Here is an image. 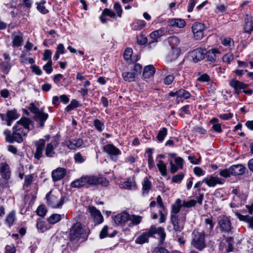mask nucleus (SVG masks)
Returning a JSON list of instances; mask_svg holds the SVG:
<instances>
[{
  "label": "nucleus",
  "instance_id": "obj_1",
  "mask_svg": "<svg viewBox=\"0 0 253 253\" xmlns=\"http://www.w3.org/2000/svg\"><path fill=\"white\" fill-rule=\"evenodd\" d=\"M33 128V123L30 119L22 117L13 126L12 133L9 130H5L4 131L5 139L9 143L15 141L19 143H21L23 141V137Z\"/></svg>",
  "mask_w": 253,
  "mask_h": 253
},
{
  "label": "nucleus",
  "instance_id": "obj_2",
  "mask_svg": "<svg viewBox=\"0 0 253 253\" xmlns=\"http://www.w3.org/2000/svg\"><path fill=\"white\" fill-rule=\"evenodd\" d=\"M181 206V200L180 199H177L175 203L171 206L170 220L173 229L176 232H180L183 229L186 221V212H180L178 214Z\"/></svg>",
  "mask_w": 253,
  "mask_h": 253
},
{
  "label": "nucleus",
  "instance_id": "obj_3",
  "mask_svg": "<svg viewBox=\"0 0 253 253\" xmlns=\"http://www.w3.org/2000/svg\"><path fill=\"white\" fill-rule=\"evenodd\" d=\"M88 235V229L83 228L80 223L77 222L71 228L69 237L72 242L77 243L85 240Z\"/></svg>",
  "mask_w": 253,
  "mask_h": 253
},
{
  "label": "nucleus",
  "instance_id": "obj_4",
  "mask_svg": "<svg viewBox=\"0 0 253 253\" xmlns=\"http://www.w3.org/2000/svg\"><path fill=\"white\" fill-rule=\"evenodd\" d=\"M0 186L2 188H8L10 184L11 170L9 165L6 162L0 163Z\"/></svg>",
  "mask_w": 253,
  "mask_h": 253
},
{
  "label": "nucleus",
  "instance_id": "obj_5",
  "mask_svg": "<svg viewBox=\"0 0 253 253\" xmlns=\"http://www.w3.org/2000/svg\"><path fill=\"white\" fill-rule=\"evenodd\" d=\"M192 236V245L199 250H203L206 247L205 231L199 232L197 229H194Z\"/></svg>",
  "mask_w": 253,
  "mask_h": 253
},
{
  "label": "nucleus",
  "instance_id": "obj_6",
  "mask_svg": "<svg viewBox=\"0 0 253 253\" xmlns=\"http://www.w3.org/2000/svg\"><path fill=\"white\" fill-rule=\"evenodd\" d=\"M28 109L35 115L34 119L36 121L39 123L40 127H42L44 126L45 121L48 117V114L44 113L42 109L40 110L33 103L30 104Z\"/></svg>",
  "mask_w": 253,
  "mask_h": 253
},
{
  "label": "nucleus",
  "instance_id": "obj_7",
  "mask_svg": "<svg viewBox=\"0 0 253 253\" xmlns=\"http://www.w3.org/2000/svg\"><path fill=\"white\" fill-rule=\"evenodd\" d=\"M47 205L54 209L61 208L64 202V198L51 194V192L46 196Z\"/></svg>",
  "mask_w": 253,
  "mask_h": 253
},
{
  "label": "nucleus",
  "instance_id": "obj_8",
  "mask_svg": "<svg viewBox=\"0 0 253 253\" xmlns=\"http://www.w3.org/2000/svg\"><path fill=\"white\" fill-rule=\"evenodd\" d=\"M103 151L108 154L113 161L117 160V156L121 153V151L111 144L105 145L102 147Z\"/></svg>",
  "mask_w": 253,
  "mask_h": 253
},
{
  "label": "nucleus",
  "instance_id": "obj_9",
  "mask_svg": "<svg viewBox=\"0 0 253 253\" xmlns=\"http://www.w3.org/2000/svg\"><path fill=\"white\" fill-rule=\"evenodd\" d=\"M205 28L204 24L201 23L195 22L193 24L192 31L195 39L201 40L203 38Z\"/></svg>",
  "mask_w": 253,
  "mask_h": 253
},
{
  "label": "nucleus",
  "instance_id": "obj_10",
  "mask_svg": "<svg viewBox=\"0 0 253 253\" xmlns=\"http://www.w3.org/2000/svg\"><path fill=\"white\" fill-rule=\"evenodd\" d=\"M218 224L222 232L229 233L231 231L232 227L229 217L225 216L219 217Z\"/></svg>",
  "mask_w": 253,
  "mask_h": 253
},
{
  "label": "nucleus",
  "instance_id": "obj_11",
  "mask_svg": "<svg viewBox=\"0 0 253 253\" xmlns=\"http://www.w3.org/2000/svg\"><path fill=\"white\" fill-rule=\"evenodd\" d=\"M59 143V140L58 138H54L49 143H47L45 154L48 157H52L55 154L54 149L56 148Z\"/></svg>",
  "mask_w": 253,
  "mask_h": 253
},
{
  "label": "nucleus",
  "instance_id": "obj_12",
  "mask_svg": "<svg viewBox=\"0 0 253 253\" xmlns=\"http://www.w3.org/2000/svg\"><path fill=\"white\" fill-rule=\"evenodd\" d=\"M203 181L210 187H214L217 184H222L224 183V179L217 176L211 175L203 179Z\"/></svg>",
  "mask_w": 253,
  "mask_h": 253
},
{
  "label": "nucleus",
  "instance_id": "obj_13",
  "mask_svg": "<svg viewBox=\"0 0 253 253\" xmlns=\"http://www.w3.org/2000/svg\"><path fill=\"white\" fill-rule=\"evenodd\" d=\"M154 231L153 228H150L149 230L142 233L136 238L135 243L137 244H143L147 243L149 237L153 236Z\"/></svg>",
  "mask_w": 253,
  "mask_h": 253
},
{
  "label": "nucleus",
  "instance_id": "obj_14",
  "mask_svg": "<svg viewBox=\"0 0 253 253\" xmlns=\"http://www.w3.org/2000/svg\"><path fill=\"white\" fill-rule=\"evenodd\" d=\"M11 43L13 48L19 47L21 46L23 42V34L21 32L18 31L12 34Z\"/></svg>",
  "mask_w": 253,
  "mask_h": 253
},
{
  "label": "nucleus",
  "instance_id": "obj_15",
  "mask_svg": "<svg viewBox=\"0 0 253 253\" xmlns=\"http://www.w3.org/2000/svg\"><path fill=\"white\" fill-rule=\"evenodd\" d=\"M229 85L234 89V92L238 94L242 92V89L248 86V84L235 79H233L230 81Z\"/></svg>",
  "mask_w": 253,
  "mask_h": 253
},
{
  "label": "nucleus",
  "instance_id": "obj_16",
  "mask_svg": "<svg viewBox=\"0 0 253 253\" xmlns=\"http://www.w3.org/2000/svg\"><path fill=\"white\" fill-rule=\"evenodd\" d=\"M88 211L96 224H99L103 222V217L100 211L97 210L95 207H88Z\"/></svg>",
  "mask_w": 253,
  "mask_h": 253
},
{
  "label": "nucleus",
  "instance_id": "obj_17",
  "mask_svg": "<svg viewBox=\"0 0 253 253\" xmlns=\"http://www.w3.org/2000/svg\"><path fill=\"white\" fill-rule=\"evenodd\" d=\"M169 95L171 97L176 96L178 102H182L190 97V93L185 89H180L176 92H170Z\"/></svg>",
  "mask_w": 253,
  "mask_h": 253
},
{
  "label": "nucleus",
  "instance_id": "obj_18",
  "mask_svg": "<svg viewBox=\"0 0 253 253\" xmlns=\"http://www.w3.org/2000/svg\"><path fill=\"white\" fill-rule=\"evenodd\" d=\"M113 219L115 222L119 225L124 226L129 220V214L123 211L116 215Z\"/></svg>",
  "mask_w": 253,
  "mask_h": 253
},
{
  "label": "nucleus",
  "instance_id": "obj_19",
  "mask_svg": "<svg viewBox=\"0 0 253 253\" xmlns=\"http://www.w3.org/2000/svg\"><path fill=\"white\" fill-rule=\"evenodd\" d=\"M190 56L192 60L196 63L205 58V51L201 48H198L192 51L190 53Z\"/></svg>",
  "mask_w": 253,
  "mask_h": 253
},
{
  "label": "nucleus",
  "instance_id": "obj_20",
  "mask_svg": "<svg viewBox=\"0 0 253 253\" xmlns=\"http://www.w3.org/2000/svg\"><path fill=\"white\" fill-rule=\"evenodd\" d=\"M247 195L246 193L240 194L237 196H234L230 204L232 208L238 207L244 204L246 200Z\"/></svg>",
  "mask_w": 253,
  "mask_h": 253
},
{
  "label": "nucleus",
  "instance_id": "obj_21",
  "mask_svg": "<svg viewBox=\"0 0 253 253\" xmlns=\"http://www.w3.org/2000/svg\"><path fill=\"white\" fill-rule=\"evenodd\" d=\"M36 151L35 153L34 156L35 158L39 160L42 156V152L43 147L45 144V140L44 139H40L35 142Z\"/></svg>",
  "mask_w": 253,
  "mask_h": 253
},
{
  "label": "nucleus",
  "instance_id": "obj_22",
  "mask_svg": "<svg viewBox=\"0 0 253 253\" xmlns=\"http://www.w3.org/2000/svg\"><path fill=\"white\" fill-rule=\"evenodd\" d=\"M64 144L68 147L70 149L76 150V149L81 147L83 144V141L80 138L72 139L65 141Z\"/></svg>",
  "mask_w": 253,
  "mask_h": 253
},
{
  "label": "nucleus",
  "instance_id": "obj_23",
  "mask_svg": "<svg viewBox=\"0 0 253 253\" xmlns=\"http://www.w3.org/2000/svg\"><path fill=\"white\" fill-rule=\"evenodd\" d=\"M208 61L213 63L216 61L217 57L221 54L220 50L217 48H211L205 53Z\"/></svg>",
  "mask_w": 253,
  "mask_h": 253
},
{
  "label": "nucleus",
  "instance_id": "obj_24",
  "mask_svg": "<svg viewBox=\"0 0 253 253\" xmlns=\"http://www.w3.org/2000/svg\"><path fill=\"white\" fill-rule=\"evenodd\" d=\"M174 165L172 161L169 162L170 166V171L172 173H174L176 172L178 170L181 169L183 168V160L181 157H177L175 159Z\"/></svg>",
  "mask_w": 253,
  "mask_h": 253
},
{
  "label": "nucleus",
  "instance_id": "obj_25",
  "mask_svg": "<svg viewBox=\"0 0 253 253\" xmlns=\"http://www.w3.org/2000/svg\"><path fill=\"white\" fill-rule=\"evenodd\" d=\"M66 170L63 168H58L52 172V177L53 181H58L62 179L65 175Z\"/></svg>",
  "mask_w": 253,
  "mask_h": 253
},
{
  "label": "nucleus",
  "instance_id": "obj_26",
  "mask_svg": "<svg viewBox=\"0 0 253 253\" xmlns=\"http://www.w3.org/2000/svg\"><path fill=\"white\" fill-rule=\"evenodd\" d=\"M168 24L170 27L183 28L186 25V22L183 19L172 18L168 21Z\"/></svg>",
  "mask_w": 253,
  "mask_h": 253
},
{
  "label": "nucleus",
  "instance_id": "obj_27",
  "mask_svg": "<svg viewBox=\"0 0 253 253\" xmlns=\"http://www.w3.org/2000/svg\"><path fill=\"white\" fill-rule=\"evenodd\" d=\"M167 32L168 31L165 28H161L152 32L150 34V37L152 39L153 42H155L157 41L159 38L166 35Z\"/></svg>",
  "mask_w": 253,
  "mask_h": 253
},
{
  "label": "nucleus",
  "instance_id": "obj_28",
  "mask_svg": "<svg viewBox=\"0 0 253 253\" xmlns=\"http://www.w3.org/2000/svg\"><path fill=\"white\" fill-rule=\"evenodd\" d=\"M232 175H238L243 174L245 171V168L242 165H233L230 167Z\"/></svg>",
  "mask_w": 253,
  "mask_h": 253
},
{
  "label": "nucleus",
  "instance_id": "obj_29",
  "mask_svg": "<svg viewBox=\"0 0 253 253\" xmlns=\"http://www.w3.org/2000/svg\"><path fill=\"white\" fill-rule=\"evenodd\" d=\"M19 117V114L15 110L8 111L6 113V123L8 126L11 125L12 122L16 120Z\"/></svg>",
  "mask_w": 253,
  "mask_h": 253
},
{
  "label": "nucleus",
  "instance_id": "obj_30",
  "mask_svg": "<svg viewBox=\"0 0 253 253\" xmlns=\"http://www.w3.org/2000/svg\"><path fill=\"white\" fill-rule=\"evenodd\" d=\"M181 53V48L180 47H170L168 54V58L170 61H172L177 59Z\"/></svg>",
  "mask_w": 253,
  "mask_h": 253
},
{
  "label": "nucleus",
  "instance_id": "obj_31",
  "mask_svg": "<svg viewBox=\"0 0 253 253\" xmlns=\"http://www.w3.org/2000/svg\"><path fill=\"white\" fill-rule=\"evenodd\" d=\"M16 220V212L12 211L9 212L6 216L5 223L9 226H12Z\"/></svg>",
  "mask_w": 253,
  "mask_h": 253
},
{
  "label": "nucleus",
  "instance_id": "obj_32",
  "mask_svg": "<svg viewBox=\"0 0 253 253\" xmlns=\"http://www.w3.org/2000/svg\"><path fill=\"white\" fill-rule=\"evenodd\" d=\"M150 228H153L154 230L153 232L154 233H153V236L155 234H157L160 238V242L163 243L165 240L166 236L164 228L161 227L156 228L155 226H152Z\"/></svg>",
  "mask_w": 253,
  "mask_h": 253
},
{
  "label": "nucleus",
  "instance_id": "obj_33",
  "mask_svg": "<svg viewBox=\"0 0 253 253\" xmlns=\"http://www.w3.org/2000/svg\"><path fill=\"white\" fill-rule=\"evenodd\" d=\"M156 70L153 65H148L145 67L143 73V77L144 78H149L155 73Z\"/></svg>",
  "mask_w": 253,
  "mask_h": 253
},
{
  "label": "nucleus",
  "instance_id": "obj_34",
  "mask_svg": "<svg viewBox=\"0 0 253 253\" xmlns=\"http://www.w3.org/2000/svg\"><path fill=\"white\" fill-rule=\"evenodd\" d=\"M46 1L42 0L40 2L36 3L38 11L42 14H45L48 13L49 11L45 6Z\"/></svg>",
  "mask_w": 253,
  "mask_h": 253
},
{
  "label": "nucleus",
  "instance_id": "obj_35",
  "mask_svg": "<svg viewBox=\"0 0 253 253\" xmlns=\"http://www.w3.org/2000/svg\"><path fill=\"white\" fill-rule=\"evenodd\" d=\"M244 31L250 34L253 31V17L248 18L245 20Z\"/></svg>",
  "mask_w": 253,
  "mask_h": 253
},
{
  "label": "nucleus",
  "instance_id": "obj_36",
  "mask_svg": "<svg viewBox=\"0 0 253 253\" xmlns=\"http://www.w3.org/2000/svg\"><path fill=\"white\" fill-rule=\"evenodd\" d=\"M152 187L151 182L148 178H144L142 182V193L143 195L147 194Z\"/></svg>",
  "mask_w": 253,
  "mask_h": 253
},
{
  "label": "nucleus",
  "instance_id": "obj_37",
  "mask_svg": "<svg viewBox=\"0 0 253 253\" xmlns=\"http://www.w3.org/2000/svg\"><path fill=\"white\" fill-rule=\"evenodd\" d=\"M142 217L140 215L134 214H129V220L130 223L128 224L129 226L137 225L141 221Z\"/></svg>",
  "mask_w": 253,
  "mask_h": 253
},
{
  "label": "nucleus",
  "instance_id": "obj_38",
  "mask_svg": "<svg viewBox=\"0 0 253 253\" xmlns=\"http://www.w3.org/2000/svg\"><path fill=\"white\" fill-rule=\"evenodd\" d=\"M86 182L85 176H82L80 178L74 180L71 184L72 187L80 188L85 186Z\"/></svg>",
  "mask_w": 253,
  "mask_h": 253
},
{
  "label": "nucleus",
  "instance_id": "obj_39",
  "mask_svg": "<svg viewBox=\"0 0 253 253\" xmlns=\"http://www.w3.org/2000/svg\"><path fill=\"white\" fill-rule=\"evenodd\" d=\"M146 25V23L145 21L143 20H135L132 24V27L133 29L139 31L144 28Z\"/></svg>",
  "mask_w": 253,
  "mask_h": 253
},
{
  "label": "nucleus",
  "instance_id": "obj_40",
  "mask_svg": "<svg viewBox=\"0 0 253 253\" xmlns=\"http://www.w3.org/2000/svg\"><path fill=\"white\" fill-rule=\"evenodd\" d=\"M36 227L38 231L41 232H44L50 228V227L47 224L46 222L41 219L37 220Z\"/></svg>",
  "mask_w": 253,
  "mask_h": 253
},
{
  "label": "nucleus",
  "instance_id": "obj_41",
  "mask_svg": "<svg viewBox=\"0 0 253 253\" xmlns=\"http://www.w3.org/2000/svg\"><path fill=\"white\" fill-rule=\"evenodd\" d=\"M109 230L108 227L107 226H105L103 228V229L100 231L99 237L101 239H104L105 238L109 237H114L117 233L116 231H113V232L111 234H109L108 233Z\"/></svg>",
  "mask_w": 253,
  "mask_h": 253
},
{
  "label": "nucleus",
  "instance_id": "obj_42",
  "mask_svg": "<svg viewBox=\"0 0 253 253\" xmlns=\"http://www.w3.org/2000/svg\"><path fill=\"white\" fill-rule=\"evenodd\" d=\"M63 216L64 214L54 213L48 217L47 221L49 223L54 224L60 221Z\"/></svg>",
  "mask_w": 253,
  "mask_h": 253
},
{
  "label": "nucleus",
  "instance_id": "obj_43",
  "mask_svg": "<svg viewBox=\"0 0 253 253\" xmlns=\"http://www.w3.org/2000/svg\"><path fill=\"white\" fill-rule=\"evenodd\" d=\"M157 167L162 175L165 176L167 174L166 164L162 160H159L157 164Z\"/></svg>",
  "mask_w": 253,
  "mask_h": 253
},
{
  "label": "nucleus",
  "instance_id": "obj_44",
  "mask_svg": "<svg viewBox=\"0 0 253 253\" xmlns=\"http://www.w3.org/2000/svg\"><path fill=\"white\" fill-rule=\"evenodd\" d=\"M86 184L96 185L98 184V176L95 175L85 176Z\"/></svg>",
  "mask_w": 253,
  "mask_h": 253
},
{
  "label": "nucleus",
  "instance_id": "obj_45",
  "mask_svg": "<svg viewBox=\"0 0 253 253\" xmlns=\"http://www.w3.org/2000/svg\"><path fill=\"white\" fill-rule=\"evenodd\" d=\"M169 42L170 47H180V40L176 36H172L169 38Z\"/></svg>",
  "mask_w": 253,
  "mask_h": 253
},
{
  "label": "nucleus",
  "instance_id": "obj_46",
  "mask_svg": "<svg viewBox=\"0 0 253 253\" xmlns=\"http://www.w3.org/2000/svg\"><path fill=\"white\" fill-rule=\"evenodd\" d=\"M211 123L212 124V128L217 132H221L222 131L221 125L218 123V120L217 118H213L211 121Z\"/></svg>",
  "mask_w": 253,
  "mask_h": 253
},
{
  "label": "nucleus",
  "instance_id": "obj_47",
  "mask_svg": "<svg viewBox=\"0 0 253 253\" xmlns=\"http://www.w3.org/2000/svg\"><path fill=\"white\" fill-rule=\"evenodd\" d=\"M205 223L206 225L207 232H211L213 228L214 223L212 221L211 217L206 218L205 219Z\"/></svg>",
  "mask_w": 253,
  "mask_h": 253
},
{
  "label": "nucleus",
  "instance_id": "obj_48",
  "mask_svg": "<svg viewBox=\"0 0 253 253\" xmlns=\"http://www.w3.org/2000/svg\"><path fill=\"white\" fill-rule=\"evenodd\" d=\"M135 75L132 72H124L122 73V77L127 82H133L135 80Z\"/></svg>",
  "mask_w": 253,
  "mask_h": 253
},
{
  "label": "nucleus",
  "instance_id": "obj_49",
  "mask_svg": "<svg viewBox=\"0 0 253 253\" xmlns=\"http://www.w3.org/2000/svg\"><path fill=\"white\" fill-rule=\"evenodd\" d=\"M237 217L242 221H247L249 222V227L253 229V220L252 219L248 220V216L242 215L238 212H235Z\"/></svg>",
  "mask_w": 253,
  "mask_h": 253
},
{
  "label": "nucleus",
  "instance_id": "obj_50",
  "mask_svg": "<svg viewBox=\"0 0 253 253\" xmlns=\"http://www.w3.org/2000/svg\"><path fill=\"white\" fill-rule=\"evenodd\" d=\"M221 43L229 48L233 46V41L230 37H223L221 38Z\"/></svg>",
  "mask_w": 253,
  "mask_h": 253
},
{
  "label": "nucleus",
  "instance_id": "obj_51",
  "mask_svg": "<svg viewBox=\"0 0 253 253\" xmlns=\"http://www.w3.org/2000/svg\"><path fill=\"white\" fill-rule=\"evenodd\" d=\"M0 66L2 71L5 74H7L9 72L11 67L8 61L1 62L0 63Z\"/></svg>",
  "mask_w": 253,
  "mask_h": 253
},
{
  "label": "nucleus",
  "instance_id": "obj_52",
  "mask_svg": "<svg viewBox=\"0 0 253 253\" xmlns=\"http://www.w3.org/2000/svg\"><path fill=\"white\" fill-rule=\"evenodd\" d=\"M33 181V174H28L25 176L23 188L24 189L28 188Z\"/></svg>",
  "mask_w": 253,
  "mask_h": 253
},
{
  "label": "nucleus",
  "instance_id": "obj_53",
  "mask_svg": "<svg viewBox=\"0 0 253 253\" xmlns=\"http://www.w3.org/2000/svg\"><path fill=\"white\" fill-rule=\"evenodd\" d=\"M93 125L99 132L102 131L104 128V123L98 119H95L93 121Z\"/></svg>",
  "mask_w": 253,
  "mask_h": 253
},
{
  "label": "nucleus",
  "instance_id": "obj_54",
  "mask_svg": "<svg viewBox=\"0 0 253 253\" xmlns=\"http://www.w3.org/2000/svg\"><path fill=\"white\" fill-rule=\"evenodd\" d=\"M167 134V129L165 127H163L160 129L158 133L157 138L159 141L162 142L164 139Z\"/></svg>",
  "mask_w": 253,
  "mask_h": 253
},
{
  "label": "nucleus",
  "instance_id": "obj_55",
  "mask_svg": "<svg viewBox=\"0 0 253 253\" xmlns=\"http://www.w3.org/2000/svg\"><path fill=\"white\" fill-rule=\"evenodd\" d=\"M185 174L182 173H179L177 174L173 175L172 177L171 181L173 183H180L181 182L182 180L183 179L184 177Z\"/></svg>",
  "mask_w": 253,
  "mask_h": 253
},
{
  "label": "nucleus",
  "instance_id": "obj_56",
  "mask_svg": "<svg viewBox=\"0 0 253 253\" xmlns=\"http://www.w3.org/2000/svg\"><path fill=\"white\" fill-rule=\"evenodd\" d=\"M74 158L76 163L81 164L84 162L86 158L83 156L81 153L78 152L74 155Z\"/></svg>",
  "mask_w": 253,
  "mask_h": 253
},
{
  "label": "nucleus",
  "instance_id": "obj_57",
  "mask_svg": "<svg viewBox=\"0 0 253 253\" xmlns=\"http://www.w3.org/2000/svg\"><path fill=\"white\" fill-rule=\"evenodd\" d=\"M113 8L116 12V16L121 18L123 13V9L120 4L118 2H115L114 4Z\"/></svg>",
  "mask_w": 253,
  "mask_h": 253
},
{
  "label": "nucleus",
  "instance_id": "obj_58",
  "mask_svg": "<svg viewBox=\"0 0 253 253\" xmlns=\"http://www.w3.org/2000/svg\"><path fill=\"white\" fill-rule=\"evenodd\" d=\"M132 54V49L130 48H127L125 50L124 53V57L126 61H130L131 60V55Z\"/></svg>",
  "mask_w": 253,
  "mask_h": 253
},
{
  "label": "nucleus",
  "instance_id": "obj_59",
  "mask_svg": "<svg viewBox=\"0 0 253 253\" xmlns=\"http://www.w3.org/2000/svg\"><path fill=\"white\" fill-rule=\"evenodd\" d=\"M52 52L51 50L49 49H46L44 51L43 53V57L42 60L43 61H47V62H49V61L51 60V55Z\"/></svg>",
  "mask_w": 253,
  "mask_h": 253
},
{
  "label": "nucleus",
  "instance_id": "obj_60",
  "mask_svg": "<svg viewBox=\"0 0 253 253\" xmlns=\"http://www.w3.org/2000/svg\"><path fill=\"white\" fill-rule=\"evenodd\" d=\"M234 59V56L231 53H227L222 57V60L224 62L229 64Z\"/></svg>",
  "mask_w": 253,
  "mask_h": 253
},
{
  "label": "nucleus",
  "instance_id": "obj_61",
  "mask_svg": "<svg viewBox=\"0 0 253 253\" xmlns=\"http://www.w3.org/2000/svg\"><path fill=\"white\" fill-rule=\"evenodd\" d=\"M46 213V210L44 206H40L37 210V213L41 216H44Z\"/></svg>",
  "mask_w": 253,
  "mask_h": 253
},
{
  "label": "nucleus",
  "instance_id": "obj_62",
  "mask_svg": "<svg viewBox=\"0 0 253 253\" xmlns=\"http://www.w3.org/2000/svg\"><path fill=\"white\" fill-rule=\"evenodd\" d=\"M52 65V61H49V62H47V63L43 66V70L48 74H50L53 71Z\"/></svg>",
  "mask_w": 253,
  "mask_h": 253
},
{
  "label": "nucleus",
  "instance_id": "obj_63",
  "mask_svg": "<svg viewBox=\"0 0 253 253\" xmlns=\"http://www.w3.org/2000/svg\"><path fill=\"white\" fill-rule=\"evenodd\" d=\"M230 167L228 169L220 170L219 171V174L221 176L224 178H227L230 176L231 175Z\"/></svg>",
  "mask_w": 253,
  "mask_h": 253
},
{
  "label": "nucleus",
  "instance_id": "obj_64",
  "mask_svg": "<svg viewBox=\"0 0 253 253\" xmlns=\"http://www.w3.org/2000/svg\"><path fill=\"white\" fill-rule=\"evenodd\" d=\"M135 187V183L132 181H126L122 184V187L126 189H131Z\"/></svg>",
  "mask_w": 253,
  "mask_h": 253
}]
</instances>
